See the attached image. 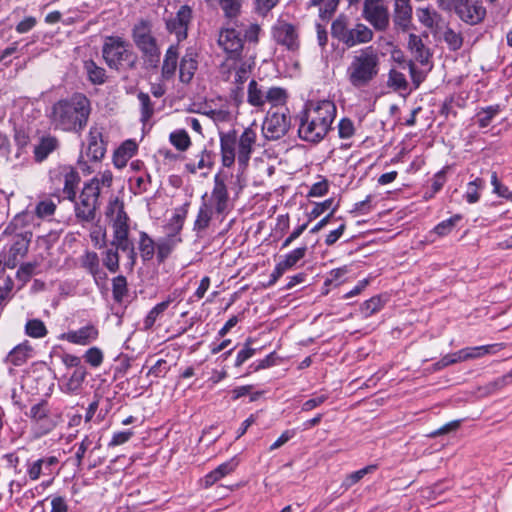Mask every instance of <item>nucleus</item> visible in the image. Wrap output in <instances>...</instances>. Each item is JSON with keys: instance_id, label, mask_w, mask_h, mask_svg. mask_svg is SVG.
Segmentation results:
<instances>
[{"instance_id": "nucleus-25", "label": "nucleus", "mask_w": 512, "mask_h": 512, "mask_svg": "<svg viewBox=\"0 0 512 512\" xmlns=\"http://www.w3.org/2000/svg\"><path fill=\"white\" fill-rule=\"evenodd\" d=\"M59 147V140L52 135L42 136L34 148V159L36 162H43L52 152Z\"/></svg>"}, {"instance_id": "nucleus-30", "label": "nucleus", "mask_w": 512, "mask_h": 512, "mask_svg": "<svg viewBox=\"0 0 512 512\" xmlns=\"http://www.w3.org/2000/svg\"><path fill=\"white\" fill-rule=\"evenodd\" d=\"M84 69L86 71L89 81L94 85H102L106 82V70L98 66L93 60L84 62Z\"/></svg>"}, {"instance_id": "nucleus-59", "label": "nucleus", "mask_w": 512, "mask_h": 512, "mask_svg": "<svg viewBox=\"0 0 512 512\" xmlns=\"http://www.w3.org/2000/svg\"><path fill=\"white\" fill-rule=\"evenodd\" d=\"M92 444L93 438L89 435H86L79 444L78 449L75 453L76 466L78 468L81 467L84 456Z\"/></svg>"}, {"instance_id": "nucleus-24", "label": "nucleus", "mask_w": 512, "mask_h": 512, "mask_svg": "<svg viewBox=\"0 0 512 512\" xmlns=\"http://www.w3.org/2000/svg\"><path fill=\"white\" fill-rule=\"evenodd\" d=\"M197 55L192 51H187L182 57L179 65V79L182 83L188 84L194 77L198 68Z\"/></svg>"}, {"instance_id": "nucleus-27", "label": "nucleus", "mask_w": 512, "mask_h": 512, "mask_svg": "<svg viewBox=\"0 0 512 512\" xmlns=\"http://www.w3.org/2000/svg\"><path fill=\"white\" fill-rule=\"evenodd\" d=\"M373 31L363 23H357L354 28H350V36L347 44L348 48L365 44L372 41Z\"/></svg>"}, {"instance_id": "nucleus-4", "label": "nucleus", "mask_w": 512, "mask_h": 512, "mask_svg": "<svg viewBox=\"0 0 512 512\" xmlns=\"http://www.w3.org/2000/svg\"><path fill=\"white\" fill-rule=\"evenodd\" d=\"M102 57L106 65L116 71L133 70L138 56L131 44L120 36H107L102 46Z\"/></svg>"}, {"instance_id": "nucleus-40", "label": "nucleus", "mask_w": 512, "mask_h": 512, "mask_svg": "<svg viewBox=\"0 0 512 512\" xmlns=\"http://www.w3.org/2000/svg\"><path fill=\"white\" fill-rule=\"evenodd\" d=\"M113 299L117 303H121L128 294L127 279L123 275H118L112 280Z\"/></svg>"}, {"instance_id": "nucleus-14", "label": "nucleus", "mask_w": 512, "mask_h": 512, "mask_svg": "<svg viewBox=\"0 0 512 512\" xmlns=\"http://www.w3.org/2000/svg\"><path fill=\"white\" fill-rule=\"evenodd\" d=\"M106 215L113 218V239L129 235V217L124 210L123 201L119 198L111 200L107 206Z\"/></svg>"}, {"instance_id": "nucleus-17", "label": "nucleus", "mask_w": 512, "mask_h": 512, "mask_svg": "<svg viewBox=\"0 0 512 512\" xmlns=\"http://www.w3.org/2000/svg\"><path fill=\"white\" fill-rule=\"evenodd\" d=\"M257 134L252 127L244 129L237 140V160L240 166L246 167L251 158L253 147L256 143Z\"/></svg>"}, {"instance_id": "nucleus-50", "label": "nucleus", "mask_w": 512, "mask_h": 512, "mask_svg": "<svg viewBox=\"0 0 512 512\" xmlns=\"http://www.w3.org/2000/svg\"><path fill=\"white\" fill-rule=\"evenodd\" d=\"M384 303L385 301L381 298V296H374L362 304L361 311L365 317H370L371 315L380 311L384 306Z\"/></svg>"}, {"instance_id": "nucleus-44", "label": "nucleus", "mask_w": 512, "mask_h": 512, "mask_svg": "<svg viewBox=\"0 0 512 512\" xmlns=\"http://www.w3.org/2000/svg\"><path fill=\"white\" fill-rule=\"evenodd\" d=\"M494 348V345H486V346H478L472 348H466L458 351V356L460 361H465L468 359L478 358L487 353H490L491 349Z\"/></svg>"}, {"instance_id": "nucleus-53", "label": "nucleus", "mask_w": 512, "mask_h": 512, "mask_svg": "<svg viewBox=\"0 0 512 512\" xmlns=\"http://www.w3.org/2000/svg\"><path fill=\"white\" fill-rule=\"evenodd\" d=\"M241 33H244V40L248 41L249 43L257 44L259 41V34L261 31V27L257 23H250L247 26L241 25L240 26Z\"/></svg>"}, {"instance_id": "nucleus-28", "label": "nucleus", "mask_w": 512, "mask_h": 512, "mask_svg": "<svg viewBox=\"0 0 512 512\" xmlns=\"http://www.w3.org/2000/svg\"><path fill=\"white\" fill-rule=\"evenodd\" d=\"M237 466V462L234 459H231L227 462L220 464L213 471L208 473L203 479V485L205 488H208L219 481L221 478L230 474L235 470Z\"/></svg>"}, {"instance_id": "nucleus-63", "label": "nucleus", "mask_w": 512, "mask_h": 512, "mask_svg": "<svg viewBox=\"0 0 512 512\" xmlns=\"http://www.w3.org/2000/svg\"><path fill=\"white\" fill-rule=\"evenodd\" d=\"M278 2L279 0H255V11L260 16H266Z\"/></svg>"}, {"instance_id": "nucleus-18", "label": "nucleus", "mask_w": 512, "mask_h": 512, "mask_svg": "<svg viewBox=\"0 0 512 512\" xmlns=\"http://www.w3.org/2000/svg\"><path fill=\"white\" fill-rule=\"evenodd\" d=\"M31 239L32 232L29 231L17 234L14 237L13 244L9 249L7 259L5 260V265L7 267L14 268L18 259L23 258L27 254Z\"/></svg>"}, {"instance_id": "nucleus-46", "label": "nucleus", "mask_w": 512, "mask_h": 512, "mask_svg": "<svg viewBox=\"0 0 512 512\" xmlns=\"http://www.w3.org/2000/svg\"><path fill=\"white\" fill-rule=\"evenodd\" d=\"M212 157H213L212 152L204 149L201 152L200 159L198 160L197 163H187L185 165V167H186L187 171H189L190 173H193V174L196 173L197 170L204 169V168H211L213 165Z\"/></svg>"}, {"instance_id": "nucleus-60", "label": "nucleus", "mask_w": 512, "mask_h": 512, "mask_svg": "<svg viewBox=\"0 0 512 512\" xmlns=\"http://www.w3.org/2000/svg\"><path fill=\"white\" fill-rule=\"evenodd\" d=\"M436 15V12L431 11L429 8H419L417 10L419 21L427 28H433Z\"/></svg>"}, {"instance_id": "nucleus-33", "label": "nucleus", "mask_w": 512, "mask_h": 512, "mask_svg": "<svg viewBox=\"0 0 512 512\" xmlns=\"http://www.w3.org/2000/svg\"><path fill=\"white\" fill-rule=\"evenodd\" d=\"M265 93L257 81L251 80L248 85L247 102L254 107H263L266 103Z\"/></svg>"}, {"instance_id": "nucleus-54", "label": "nucleus", "mask_w": 512, "mask_h": 512, "mask_svg": "<svg viewBox=\"0 0 512 512\" xmlns=\"http://www.w3.org/2000/svg\"><path fill=\"white\" fill-rule=\"evenodd\" d=\"M119 259L118 251L111 248L105 252L103 264L110 272L115 273L119 270Z\"/></svg>"}, {"instance_id": "nucleus-26", "label": "nucleus", "mask_w": 512, "mask_h": 512, "mask_svg": "<svg viewBox=\"0 0 512 512\" xmlns=\"http://www.w3.org/2000/svg\"><path fill=\"white\" fill-rule=\"evenodd\" d=\"M178 58H179L178 44L170 45L165 53L163 64H162L161 73H162V77L164 79L168 80L175 75L177 65H178Z\"/></svg>"}, {"instance_id": "nucleus-11", "label": "nucleus", "mask_w": 512, "mask_h": 512, "mask_svg": "<svg viewBox=\"0 0 512 512\" xmlns=\"http://www.w3.org/2000/svg\"><path fill=\"white\" fill-rule=\"evenodd\" d=\"M192 19L193 10L189 5L180 6L175 15L164 18L165 28L168 33L175 35L177 44L187 39Z\"/></svg>"}, {"instance_id": "nucleus-38", "label": "nucleus", "mask_w": 512, "mask_h": 512, "mask_svg": "<svg viewBox=\"0 0 512 512\" xmlns=\"http://www.w3.org/2000/svg\"><path fill=\"white\" fill-rule=\"evenodd\" d=\"M170 143L181 152L188 150L191 145L190 137L186 130L178 129L170 133L169 135Z\"/></svg>"}, {"instance_id": "nucleus-64", "label": "nucleus", "mask_w": 512, "mask_h": 512, "mask_svg": "<svg viewBox=\"0 0 512 512\" xmlns=\"http://www.w3.org/2000/svg\"><path fill=\"white\" fill-rule=\"evenodd\" d=\"M36 267V262H28L22 264L17 271V277L23 282L29 281L31 276L34 274Z\"/></svg>"}, {"instance_id": "nucleus-62", "label": "nucleus", "mask_w": 512, "mask_h": 512, "mask_svg": "<svg viewBox=\"0 0 512 512\" xmlns=\"http://www.w3.org/2000/svg\"><path fill=\"white\" fill-rule=\"evenodd\" d=\"M354 124L349 118H343L338 124L339 137L348 139L354 135Z\"/></svg>"}, {"instance_id": "nucleus-56", "label": "nucleus", "mask_w": 512, "mask_h": 512, "mask_svg": "<svg viewBox=\"0 0 512 512\" xmlns=\"http://www.w3.org/2000/svg\"><path fill=\"white\" fill-rule=\"evenodd\" d=\"M460 219H461V216L457 214L447 220L440 222L434 228L435 233L438 234L439 236H444V235L449 234Z\"/></svg>"}, {"instance_id": "nucleus-5", "label": "nucleus", "mask_w": 512, "mask_h": 512, "mask_svg": "<svg viewBox=\"0 0 512 512\" xmlns=\"http://www.w3.org/2000/svg\"><path fill=\"white\" fill-rule=\"evenodd\" d=\"M132 39L142 53L145 62L156 68L160 62V49L156 38L152 35V23L148 19H140L132 28Z\"/></svg>"}, {"instance_id": "nucleus-61", "label": "nucleus", "mask_w": 512, "mask_h": 512, "mask_svg": "<svg viewBox=\"0 0 512 512\" xmlns=\"http://www.w3.org/2000/svg\"><path fill=\"white\" fill-rule=\"evenodd\" d=\"M85 360L93 367H98L103 362V353L97 347L89 348L85 353Z\"/></svg>"}, {"instance_id": "nucleus-23", "label": "nucleus", "mask_w": 512, "mask_h": 512, "mask_svg": "<svg viewBox=\"0 0 512 512\" xmlns=\"http://www.w3.org/2000/svg\"><path fill=\"white\" fill-rule=\"evenodd\" d=\"M98 337V330L94 325H87L75 331H68L64 338L73 344L87 345Z\"/></svg>"}, {"instance_id": "nucleus-15", "label": "nucleus", "mask_w": 512, "mask_h": 512, "mask_svg": "<svg viewBox=\"0 0 512 512\" xmlns=\"http://www.w3.org/2000/svg\"><path fill=\"white\" fill-rule=\"evenodd\" d=\"M272 37L274 41L284 46L287 50L296 51L299 48V35L296 27L285 21H278L272 27Z\"/></svg>"}, {"instance_id": "nucleus-2", "label": "nucleus", "mask_w": 512, "mask_h": 512, "mask_svg": "<svg viewBox=\"0 0 512 512\" xmlns=\"http://www.w3.org/2000/svg\"><path fill=\"white\" fill-rule=\"evenodd\" d=\"M336 117V106L330 100L309 102L297 115L298 136L310 143H319L331 129Z\"/></svg>"}, {"instance_id": "nucleus-19", "label": "nucleus", "mask_w": 512, "mask_h": 512, "mask_svg": "<svg viewBox=\"0 0 512 512\" xmlns=\"http://www.w3.org/2000/svg\"><path fill=\"white\" fill-rule=\"evenodd\" d=\"M219 137L222 165L224 167H231L236 157L237 132L236 130L220 132Z\"/></svg>"}, {"instance_id": "nucleus-22", "label": "nucleus", "mask_w": 512, "mask_h": 512, "mask_svg": "<svg viewBox=\"0 0 512 512\" xmlns=\"http://www.w3.org/2000/svg\"><path fill=\"white\" fill-rule=\"evenodd\" d=\"M394 23L401 30L407 31L412 20L410 0H394Z\"/></svg>"}, {"instance_id": "nucleus-29", "label": "nucleus", "mask_w": 512, "mask_h": 512, "mask_svg": "<svg viewBox=\"0 0 512 512\" xmlns=\"http://www.w3.org/2000/svg\"><path fill=\"white\" fill-rule=\"evenodd\" d=\"M331 35L333 38L347 46L350 36L347 16L341 14L332 22Z\"/></svg>"}, {"instance_id": "nucleus-57", "label": "nucleus", "mask_w": 512, "mask_h": 512, "mask_svg": "<svg viewBox=\"0 0 512 512\" xmlns=\"http://www.w3.org/2000/svg\"><path fill=\"white\" fill-rule=\"evenodd\" d=\"M510 383H512V370L510 372H508L507 374L489 382L485 386V390L487 393H493Z\"/></svg>"}, {"instance_id": "nucleus-47", "label": "nucleus", "mask_w": 512, "mask_h": 512, "mask_svg": "<svg viewBox=\"0 0 512 512\" xmlns=\"http://www.w3.org/2000/svg\"><path fill=\"white\" fill-rule=\"evenodd\" d=\"M307 246L304 245V246H301V247H298L296 249H294L293 251H291L290 253H288L287 255H285L284 259L282 261H280V263L284 266V268H286L287 270L288 269H291L292 267H294L301 259H303L307 253Z\"/></svg>"}, {"instance_id": "nucleus-32", "label": "nucleus", "mask_w": 512, "mask_h": 512, "mask_svg": "<svg viewBox=\"0 0 512 512\" xmlns=\"http://www.w3.org/2000/svg\"><path fill=\"white\" fill-rule=\"evenodd\" d=\"M442 39L447 44L450 51H458L462 48L464 38L461 32L455 31L450 26H446L443 33Z\"/></svg>"}, {"instance_id": "nucleus-8", "label": "nucleus", "mask_w": 512, "mask_h": 512, "mask_svg": "<svg viewBox=\"0 0 512 512\" xmlns=\"http://www.w3.org/2000/svg\"><path fill=\"white\" fill-rule=\"evenodd\" d=\"M233 24L232 27L222 28L217 40L219 47L227 54V59L226 62L222 64V69L227 67L229 60H239L244 48L241 31L237 30L240 25H238L237 21Z\"/></svg>"}, {"instance_id": "nucleus-31", "label": "nucleus", "mask_w": 512, "mask_h": 512, "mask_svg": "<svg viewBox=\"0 0 512 512\" xmlns=\"http://www.w3.org/2000/svg\"><path fill=\"white\" fill-rule=\"evenodd\" d=\"M28 342L21 343L14 347L7 355L6 361L14 366H20L26 362L31 352Z\"/></svg>"}, {"instance_id": "nucleus-34", "label": "nucleus", "mask_w": 512, "mask_h": 512, "mask_svg": "<svg viewBox=\"0 0 512 512\" xmlns=\"http://www.w3.org/2000/svg\"><path fill=\"white\" fill-rule=\"evenodd\" d=\"M80 182V176L78 172L75 170H70L68 173L64 176V188L63 193L65 194L66 198L70 201H75L76 198V188Z\"/></svg>"}, {"instance_id": "nucleus-48", "label": "nucleus", "mask_w": 512, "mask_h": 512, "mask_svg": "<svg viewBox=\"0 0 512 512\" xmlns=\"http://www.w3.org/2000/svg\"><path fill=\"white\" fill-rule=\"evenodd\" d=\"M137 98L141 106V121L147 122L154 114L153 103L151 102L150 96L142 91L137 94Z\"/></svg>"}, {"instance_id": "nucleus-51", "label": "nucleus", "mask_w": 512, "mask_h": 512, "mask_svg": "<svg viewBox=\"0 0 512 512\" xmlns=\"http://www.w3.org/2000/svg\"><path fill=\"white\" fill-rule=\"evenodd\" d=\"M388 86L398 91L406 90L408 88V82L403 73L392 69L388 75Z\"/></svg>"}, {"instance_id": "nucleus-1", "label": "nucleus", "mask_w": 512, "mask_h": 512, "mask_svg": "<svg viewBox=\"0 0 512 512\" xmlns=\"http://www.w3.org/2000/svg\"><path fill=\"white\" fill-rule=\"evenodd\" d=\"M90 113V100L82 93H74L53 104L49 120L55 130L78 133L86 127Z\"/></svg>"}, {"instance_id": "nucleus-37", "label": "nucleus", "mask_w": 512, "mask_h": 512, "mask_svg": "<svg viewBox=\"0 0 512 512\" xmlns=\"http://www.w3.org/2000/svg\"><path fill=\"white\" fill-rule=\"evenodd\" d=\"M238 61L239 64L235 67L234 84L243 85L248 79L255 63L253 59L243 60L240 58Z\"/></svg>"}, {"instance_id": "nucleus-9", "label": "nucleus", "mask_w": 512, "mask_h": 512, "mask_svg": "<svg viewBox=\"0 0 512 512\" xmlns=\"http://www.w3.org/2000/svg\"><path fill=\"white\" fill-rule=\"evenodd\" d=\"M362 17L376 31L384 32L390 24V14L384 0H364Z\"/></svg>"}, {"instance_id": "nucleus-12", "label": "nucleus", "mask_w": 512, "mask_h": 512, "mask_svg": "<svg viewBox=\"0 0 512 512\" xmlns=\"http://www.w3.org/2000/svg\"><path fill=\"white\" fill-rule=\"evenodd\" d=\"M291 126V117L285 112H269L263 122L262 131L267 140L275 141L284 137Z\"/></svg>"}, {"instance_id": "nucleus-41", "label": "nucleus", "mask_w": 512, "mask_h": 512, "mask_svg": "<svg viewBox=\"0 0 512 512\" xmlns=\"http://www.w3.org/2000/svg\"><path fill=\"white\" fill-rule=\"evenodd\" d=\"M266 103L273 106L284 105L288 99L287 91L281 87H271L265 93Z\"/></svg>"}, {"instance_id": "nucleus-10", "label": "nucleus", "mask_w": 512, "mask_h": 512, "mask_svg": "<svg viewBox=\"0 0 512 512\" xmlns=\"http://www.w3.org/2000/svg\"><path fill=\"white\" fill-rule=\"evenodd\" d=\"M26 415L32 423L36 437H42L50 433L56 427V422L51 416L50 408L46 400H41L34 404Z\"/></svg>"}, {"instance_id": "nucleus-13", "label": "nucleus", "mask_w": 512, "mask_h": 512, "mask_svg": "<svg viewBox=\"0 0 512 512\" xmlns=\"http://www.w3.org/2000/svg\"><path fill=\"white\" fill-rule=\"evenodd\" d=\"M183 221V216L175 214L167 226L172 233H169L165 238L159 239L156 243V254L159 263H163L175 249L177 244L181 242V238L177 236V233L182 229Z\"/></svg>"}, {"instance_id": "nucleus-52", "label": "nucleus", "mask_w": 512, "mask_h": 512, "mask_svg": "<svg viewBox=\"0 0 512 512\" xmlns=\"http://www.w3.org/2000/svg\"><path fill=\"white\" fill-rule=\"evenodd\" d=\"M167 309V304L166 303H158L156 306H154L150 311L149 313L147 314V316L145 317L144 319V322H143V325H144V330H150L157 318Z\"/></svg>"}, {"instance_id": "nucleus-16", "label": "nucleus", "mask_w": 512, "mask_h": 512, "mask_svg": "<svg viewBox=\"0 0 512 512\" xmlns=\"http://www.w3.org/2000/svg\"><path fill=\"white\" fill-rule=\"evenodd\" d=\"M209 206L218 215L224 216L229 211V193L225 180L220 173L214 176V187L211 192Z\"/></svg>"}, {"instance_id": "nucleus-6", "label": "nucleus", "mask_w": 512, "mask_h": 512, "mask_svg": "<svg viewBox=\"0 0 512 512\" xmlns=\"http://www.w3.org/2000/svg\"><path fill=\"white\" fill-rule=\"evenodd\" d=\"M100 190L97 178L85 183L79 196L80 201L75 203V216L79 222L92 223L95 221L100 206Z\"/></svg>"}, {"instance_id": "nucleus-45", "label": "nucleus", "mask_w": 512, "mask_h": 512, "mask_svg": "<svg viewBox=\"0 0 512 512\" xmlns=\"http://www.w3.org/2000/svg\"><path fill=\"white\" fill-rule=\"evenodd\" d=\"M81 265L94 277L100 273L99 257L96 252H86L81 259Z\"/></svg>"}, {"instance_id": "nucleus-21", "label": "nucleus", "mask_w": 512, "mask_h": 512, "mask_svg": "<svg viewBox=\"0 0 512 512\" xmlns=\"http://www.w3.org/2000/svg\"><path fill=\"white\" fill-rule=\"evenodd\" d=\"M106 153L102 132L98 127H91L88 134L87 157L92 161H100Z\"/></svg>"}, {"instance_id": "nucleus-43", "label": "nucleus", "mask_w": 512, "mask_h": 512, "mask_svg": "<svg viewBox=\"0 0 512 512\" xmlns=\"http://www.w3.org/2000/svg\"><path fill=\"white\" fill-rule=\"evenodd\" d=\"M219 5L225 17L232 20L241 13L242 0H219Z\"/></svg>"}, {"instance_id": "nucleus-20", "label": "nucleus", "mask_w": 512, "mask_h": 512, "mask_svg": "<svg viewBox=\"0 0 512 512\" xmlns=\"http://www.w3.org/2000/svg\"><path fill=\"white\" fill-rule=\"evenodd\" d=\"M59 463L56 456H48L37 459L35 461H28L27 474L30 480L36 481L41 475L50 476L53 473V468Z\"/></svg>"}, {"instance_id": "nucleus-39", "label": "nucleus", "mask_w": 512, "mask_h": 512, "mask_svg": "<svg viewBox=\"0 0 512 512\" xmlns=\"http://www.w3.org/2000/svg\"><path fill=\"white\" fill-rule=\"evenodd\" d=\"M340 0H310L309 6H319V16L329 19L336 11Z\"/></svg>"}, {"instance_id": "nucleus-35", "label": "nucleus", "mask_w": 512, "mask_h": 512, "mask_svg": "<svg viewBox=\"0 0 512 512\" xmlns=\"http://www.w3.org/2000/svg\"><path fill=\"white\" fill-rule=\"evenodd\" d=\"M213 211L212 207L208 203L203 202L199 208L198 215L194 222L195 231H203L208 228L212 219Z\"/></svg>"}, {"instance_id": "nucleus-58", "label": "nucleus", "mask_w": 512, "mask_h": 512, "mask_svg": "<svg viewBox=\"0 0 512 512\" xmlns=\"http://www.w3.org/2000/svg\"><path fill=\"white\" fill-rule=\"evenodd\" d=\"M375 469H376L375 465H369V466H366L358 471L352 472L351 474H349L347 476L346 480L344 481V485L347 488L351 487L352 485L359 482L365 475L374 471Z\"/></svg>"}, {"instance_id": "nucleus-3", "label": "nucleus", "mask_w": 512, "mask_h": 512, "mask_svg": "<svg viewBox=\"0 0 512 512\" xmlns=\"http://www.w3.org/2000/svg\"><path fill=\"white\" fill-rule=\"evenodd\" d=\"M379 71L380 54L373 46H368L357 51L352 57L346 76L352 87L362 89L377 78Z\"/></svg>"}, {"instance_id": "nucleus-7", "label": "nucleus", "mask_w": 512, "mask_h": 512, "mask_svg": "<svg viewBox=\"0 0 512 512\" xmlns=\"http://www.w3.org/2000/svg\"><path fill=\"white\" fill-rule=\"evenodd\" d=\"M443 10L454 12L467 25L475 26L483 22L486 8L482 0H438Z\"/></svg>"}, {"instance_id": "nucleus-55", "label": "nucleus", "mask_w": 512, "mask_h": 512, "mask_svg": "<svg viewBox=\"0 0 512 512\" xmlns=\"http://www.w3.org/2000/svg\"><path fill=\"white\" fill-rule=\"evenodd\" d=\"M484 181L481 178H476L475 180L468 183V189L465 194V198L468 203L473 204L476 203L480 195L478 190L483 187Z\"/></svg>"}, {"instance_id": "nucleus-42", "label": "nucleus", "mask_w": 512, "mask_h": 512, "mask_svg": "<svg viewBox=\"0 0 512 512\" xmlns=\"http://www.w3.org/2000/svg\"><path fill=\"white\" fill-rule=\"evenodd\" d=\"M500 112L499 105H491L482 108L476 115L477 122L480 128H485L490 125L492 119Z\"/></svg>"}, {"instance_id": "nucleus-49", "label": "nucleus", "mask_w": 512, "mask_h": 512, "mask_svg": "<svg viewBox=\"0 0 512 512\" xmlns=\"http://www.w3.org/2000/svg\"><path fill=\"white\" fill-rule=\"evenodd\" d=\"M25 332L33 338H42L46 336L47 329L44 323L39 319L29 320L25 325Z\"/></svg>"}, {"instance_id": "nucleus-36", "label": "nucleus", "mask_w": 512, "mask_h": 512, "mask_svg": "<svg viewBox=\"0 0 512 512\" xmlns=\"http://www.w3.org/2000/svg\"><path fill=\"white\" fill-rule=\"evenodd\" d=\"M156 244L146 232H140L139 250L144 262L152 260L155 254Z\"/></svg>"}]
</instances>
